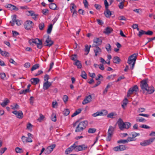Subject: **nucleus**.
Returning a JSON list of instances; mask_svg holds the SVG:
<instances>
[{"mask_svg":"<svg viewBox=\"0 0 155 155\" xmlns=\"http://www.w3.org/2000/svg\"><path fill=\"white\" fill-rule=\"evenodd\" d=\"M77 142H75L72 146L67 149L65 151V153L68 154L70 153L73 150L76 151H82L87 148V147L85 144H82L80 145L77 146Z\"/></svg>","mask_w":155,"mask_h":155,"instance_id":"obj_1","label":"nucleus"},{"mask_svg":"<svg viewBox=\"0 0 155 155\" xmlns=\"http://www.w3.org/2000/svg\"><path fill=\"white\" fill-rule=\"evenodd\" d=\"M140 85L143 91H146L148 94L152 93L154 91L153 89L148 86L146 80H142L141 81Z\"/></svg>","mask_w":155,"mask_h":155,"instance_id":"obj_2","label":"nucleus"},{"mask_svg":"<svg viewBox=\"0 0 155 155\" xmlns=\"http://www.w3.org/2000/svg\"><path fill=\"white\" fill-rule=\"evenodd\" d=\"M117 123L119 129L121 130H123L124 128L128 129L131 126V124L130 123L128 122L124 123L121 118L118 119Z\"/></svg>","mask_w":155,"mask_h":155,"instance_id":"obj_3","label":"nucleus"},{"mask_svg":"<svg viewBox=\"0 0 155 155\" xmlns=\"http://www.w3.org/2000/svg\"><path fill=\"white\" fill-rule=\"evenodd\" d=\"M137 55V54H134L130 56L128 58L127 63L130 66H131L132 69H133L134 67Z\"/></svg>","mask_w":155,"mask_h":155,"instance_id":"obj_4","label":"nucleus"},{"mask_svg":"<svg viewBox=\"0 0 155 155\" xmlns=\"http://www.w3.org/2000/svg\"><path fill=\"white\" fill-rule=\"evenodd\" d=\"M88 122L87 121H84L79 122L76 128L75 132H79L83 130L85 128Z\"/></svg>","mask_w":155,"mask_h":155,"instance_id":"obj_5","label":"nucleus"},{"mask_svg":"<svg viewBox=\"0 0 155 155\" xmlns=\"http://www.w3.org/2000/svg\"><path fill=\"white\" fill-rule=\"evenodd\" d=\"M28 42L30 45H31L32 43L35 44L37 45V48L39 49H41L42 47V41L41 40L38 38H32L29 40Z\"/></svg>","mask_w":155,"mask_h":155,"instance_id":"obj_6","label":"nucleus"},{"mask_svg":"<svg viewBox=\"0 0 155 155\" xmlns=\"http://www.w3.org/2000/svg\"><path fill=\"white\" fill-rule=\"evenodd\" d=\"M155 140V138H152L147 140H144L140 143V145L143 147L148 146L153 142Z\"/></svg>","mask_w":155,"mask_h":155,"instance_id":"obj_7","label":"nucleus"},{"mask_svg":"<svg viewBox=\"0 0 155 155\" xmlns=\"http://www.w3.org/2000/svg\"><path fill=\"white\" fill-rule=\"evenodd\" d=\"M34 25V23L32 21L30 20L26 21L24 24V26L25 28L27 30H30L33 27Z\"/></svg>","mask_w":155,"mask_h":155,"instance_id":"obj_8","label":"nucleus"},{"mask_svg":"<svg viewBox=\"0 0 155 155\" xmlns=\"http://www.w3.org/2000/svg\"><path fill=\"white\" fill-rule=\"evenodd\" d=\"M25 13L28 16H30L32 17V18L35 20H36L38 15L35 14V12L33 11H27Z\"/></svg>","mask_w":155,"mask_h":155,"instance_id":"obj_9","label":"nucleus"},{"mask_svg":"<svg viewBox=\"0 0 155 155\" xmlns=\"http://www.w3.org/2000/svg\"><path fill=\"white\" fill-rule=\"evenodd\" d=\"M138 90L137 86L136 85H134L133 87L130 88L128 91L127 93V97H129L131 94H132L134 92H137Z\"/></svg>","mask_w":155,"mask_h":155,"instance_id":"obj_10","label":"nucleus"},{"mask_svg":"<svg viewBox=\"0 0 155 155\" xmlns=\"http://www.w3.org/2000/svg\"><path fill=\"white\" fill-rule=\"evenodd\" d=\"M12 113L14 114L18 118L21 119L23 117V113L21 111L14 110L12 111Z\"/></svg>","mask_w":155,"mask_h":155,"instance_id":"obj_11","label":"nucleus"},{"mask_svg":"<svg viewBox=\"0 0 155 155\" xmlns=\"http://www.w3.org/2000/svg\"><path fill=\"white\" fill-rule=\"evenodd\" d=\"M55 146V145L53 144L48 147L45 149V154H47L50 153L53 150Z\"/></svg>","mask_w":155,"mask_h":155,"instance_id":"obj_12","label":"nucleus"},{"mask_svg":"<svg viewBox=\"0 0 155 155\" xmlns=\"http://www.w3.org/2000/svg\"><path fill=\"white\" fill-rule=\"evenodd\" d=\"M45 46L49 47L51 46L54 44V42L51 40V39L49 36H48L45 41Z\"/></svg>","mask_w":155,"mask_h":155,"instance_id":"obj_13","label":"nucleus"},{"mask_svg":"<svg viewBox=\"0 0 155 155\" xmlns=\"http://www.w3.org/2000/svg\"><path fill=\"white\" fill-rule=\"evenodd\" d=\"M92 98V96L91 95L86 96L85 98L83 101L82 104L83 105H85L90 102L91 101Z\"/></svg>","mask_w":155,"mask_h":155,"instance_id":"obj_14","label":"nucleus"},{"mask_svg":"<svg viewBox=\"0 0 155 155\" xmlns=\"http://www.w3.org/2000/svg\"><path fill=\"white\" fill-rule=\"evenodd\" d=\"M93 45L94 47V51L95 54V56L100 55L101 54V48L93 44Z\"/></svg>","mask_w":155,"mask_h":155,"instance_id":"obj_15","label":"nucleus"},{"mask_svg":"<svg viewBox=\"0 0 155 155\" xmlns=\"http://www.w3.org/2000/svg\"><path fill=\"white\" fill-rule=\"evenodd\" d=\"M105 9L106 10L104 12V15L107 18H109L112 15L111 12L109 10L108 8Z\"/></svg>","mask_w":155,"mask_h":155,"instance_id":"obj_16","label":"nucleus"},{"mask_svg":"<svg viewBox=\"0 0 155 155\" xmlns=\"http://www.w3.org/2000/svg\"><path fill=\"white\" fill-rule=\"evenodd\" d=\"M51 85V83L50 82H46L44 83L43 88L45 90L48 89Z\"/></svg>","mask_w":155,"mask_h":155,"instance_id":"obj_17","label":"nucleus"},{"mask_svg":"<svg viewBox=\"0 0 155 155\" xmlns=\"http://www.w3.org/2000/svg\"><path fill=\"white\" fill-rule=\"evenodd\" d=\"M9 102L10 101L7 98H6L3 101V102L1 103V105L2 107H5L7 105Z\"/></svg>","mask_w":155,"mask_h":155,"instance_id":"obj_18","label":"nucleus"},{"mask_svg":"<svg viewBox=\"0 0 155 155\" xmlns=\"http://www.w3.org/2000/svg\"><path fill=\"white\" fill-rule=\"evenodd\" d=\"M93 42L96 43L97 45H100L102 43V41L100 39L96 38L94 39Z\"/></svg>","mask_w":155,"mask_h":155,"instance_id":"obj_19","label":"nucleus"},{"mask_svg":"<svg viewBox=\"0 0 155 155\" xmlns=\"http://www.w3.org/2000/svg\"><path fill=\"white\" fill-rule=\"evenodd\" d=\"M7 8H9L11 10H18V8H17L15 6L12 5L11 4H8L7 6Z\"/></svg>","mask_w":155,"mask_h":155,"instance_id":"obj_20","label":"nucleus"},{"mask_svg":"<svg viewBox=\"0 0 155 155\" xmlns=\"http://www.w3.org/2000/svg\"><path fill=\"white\" fill-rule=\"evenodd\" d=\"M113 61L114 63L117 64H119L120 63L121 61V60L119 57L117 56H115L113 58Z\"/></svg>","mask_w":155,"mask_h":155,"instance_id":"obj_21","label":"nucleus"},{"mask_svg":"<svg viewBox=\"0 0 155 155\" xmlns=\"http://www.w3.org/2000/svg\"><path fill=\"white\" fill-rule=\"evenodd\" d=\"M115 128V127H114L111 126H110L108 130V134L112 135L114 130Z\"/></svg>","mask_w":155,"mask_h":155,"instance_id":"obj_22","label":"nucleus"},{"mask_svg":"<svg viewBox=\"0 0 155 155\" xmlns=\"http://www.w3.org/2000/svg\"><path fill=\"white\" fill-rule=\"evenodd\" d=\"M74 64L76 65L78 68H82V64L81 62L78 60H76V61Z\"/></svg>","mask_w":155,"mask_h":155,"instance_id":"obj_23","label":"nucleus"},{"mask_svg":"<svg viewBox=\"0 0 155 155\" xmlns=\"http://www.w3.org/2000/svg\"><path fill=\"white\" fill-rule=\"evenodd\" d=\"M31 83L34 84H36L39 81V79L38 78H33L31 79Z\"/></svg>","mask_w":155,"mask_h":155,"instance_id":"obj_24","label":"nucleus"},{"mask_svg":"<svg viewBox=\"0 0 155 155\" xmlns=\"http://www.w3.org/2000/svg\"><path fill=\"white\" fill-rule=\"evenodd\" d=\"M76 6L74 3H72L71 4L70 8L71 12L76 11Z\"/></svg>","mask_w":155,"mask_h":155,"instance_id":"obj_25","label":"nucleus"},{"mask_svg":"<svg viewBox=\"0 0 155 155\" xmlns=\"http://www.w3.org/2000/svg\"><path fill=\"white\" fill-rule=\"evenodd\" d=\"M11 109L13 110L18 109L19 108V106L17 104H14L10 106Z\"/></svg>","mask_w":155,"mask_h":155,"instance_id":"obj_26","label":"nucleus"},{"mask_svg":"<svg viewBox=\"0 0 155 155\" xmlns=\"http://www.w3.org/2000/svg\"><path fill=\"white\" fill-rule=\"evenodd\" d=\"M49 7L50 9L55 10L56 9L57 5L55 3H51L49 4Z\"/></svg>","mask_w":155,"mask_h":155,"instance_id":"obj_27","label":"nucleus"},{"mask_svg":"<svg viewBox=\"0 0 155 155\" xmlns=\"http://www.w3.org/2000/svg\"><path fill=\"white\" fill-rule=\"evenodd\" d=\"M53 25L52 24H50L48 26L47 30V33L48 34H50L51 33L53 28Z\"/></svg>","mask_w":155,"mask_h":155,"instance_id":"obj_28","label":"nucleus"},{"mask_svg":"<svg viewBox=\"0 0 155 155\" xmlns=\"http://www.w3.org/2000/svg\"><path fill=\"white\" fill-rule=\"evenodd\" d=\"M112 31V29L111 28L107 27L106 28L104 32L106 34H110Z\"/></svg>","mask_w":155,"mask_h":155,"instance_id":"obj_29","label":"nucleus"},{"mask_svg":"<svg viewBox=\"0 0 155 155\" xmlns=\"http://www.w3.org/2000/svg\"><path fill=\"white\" fill-rule=\"evenodd\" d=\"M103 115V112L98 111L97 112L92 114V116L94 117H96L99 116H101Z\"/></svg>","mask_w":155,"mask_h":155,"instance_id":"obj_30","label":"nucleus"},{"mask_svg":"<svg viewBox=\"0 0 155 155\" xmlns=\"http://www.w3.org/2000/svg\"><path fill=\"white\" fill-rule=\"evenodd\" d=\"M2 56L5 57H9V53L5 51H2L0 54Z\"/></svg>","mask_w":155,"mask_h":155,"instance_id":"obj_31","label":"nucleus"},{"mask_svg":"<svg viewBox=\"0 0 155 155\" xmlns=\"http://www.w3.org/2000/svg\"><path fill=\"white\" fill-rule=\"evenodd\" d=\"M128 143V141L127 139L126 140H120L117 141V143Z\"/></svg>","mask_w":155,"mask_h":155,"instance_id":"obj_32","label":"nucleus"},{"mask_svg":"<svg viewBox=\"0 0 155 155\" xmlns=\"http://www.w3.org/2000/svg\"><path fill=\"white\" fill-rule=\"evenodd\" d=\"M81 76L82 78L84 79H86L87 78V74L84 71H82Z\"/></svg>","mask_w":155,"mask_h":155,"instance_id":"obj_33","label":"nucleus"},{"mask_svg":"<svg viewBox=\"0 0 155 155\" xmlns=\"http://www.w3.org/2000/svg\"><path fill=\"white\" fill-rule=\"evenodd\" d=\"M16 152L18 153H22L23 151V150L19 147H17L15 149Z\"/></svg>","mask_w":155,"mask_h":155,"instance_id":"obj_34","label":"nucleus"},{"mask_svg":"<svg viewBox=\"0 0 155 155\" xmlns=\"http://www.w3.org/2000/svg\"><path fill=\"white\" fill-rule=\"evenodd\" d=\"M51 118L52 121L55 122L57 120L56 114H55L53 113L51 115Z\"/></svg>","mask_w":155,"mask_h":155,"instance_id":"obj_35","label":"nucleus"},{"mask_svg":"<svg viewBox=\"0 0 155 155\" xmlns=\"http://www.w3.org/2000/svg\"><path fill=\"white\" fill-rule=\"evenodd\" d=\"M105 48L108 52H110L111 51V47L110 44H108L106 45Z\"/></svg>","mask_w":155,"mask_h":155,"instance_id":"obj_36","label":"nucleus"},{"mask_svg":"<svg viewBox=\"0 0 155 155\" xmlns=\"http://www.w3.org/2000/svg\"><path fill=\"white\" fill-rule=\"evenodd\" d=\"M39 67V64H36L33 65L32 67L31 71H33L34 70L37 69Z\"/></svg>","mask_w":155,"mask_h":155,"instance_id":"obj_37","label":"nucleus"},{"mask_svg":"<svg viewBox=\"0 0 155 155\" xmlns=\"http://www.w3.org/2000/svg\"><path fill=\"white\" fill-rule=\"evenodd\" d=\"M91 47V46L90 45L89 46L88 45H87L85 46V51L87 52L86 54H87L90 51V48Z\"/></svg>","mask_w":155,"mask_h":155,"instance_id":"obj_38","label":"nucleus"},{"mask_svg":"<svg viewBox=\"0 0 155 155\" xmlns=\"http://www.w3.org/2000/svg\"><path fill=\"white\" fill-rule=\"evenodd\" d=\"M71 59L73 61H76V60H77V56L76 54H73L72 55L71 57Z\"/></svg>","mask_w":155,"mask_h":155,"instance_id":"obj_39","label":"nucleus"},{"mask_svg":"<svg viewBox=\"0 0 155 155\" xmlns=\"http://www.w3.org/2000/svg\"><path fill=\"white\" fill-rule=\"evenodd\" d=\"M119 147L120 151H124L126 150L127 148L124 145H119Z\"/></svg>","mask_w":155,"mask_h":155,"instance_id":"obj_40","label":"nucleus"},{"mask_svg":"<svg viewBox=\"0 0 155 155\" xmlns=\"http://www.w3.org/2000/svg\"><path fill=\"white\" fill-rule=\"evenodd\" d=\"M96 131V129L94 128H90L88 130V132L89 133H94Z\"/></svg>","mask_w":155,"mask_h":155,"instance_id":"obj_41","label":"nucleus"},{"mask_svg":"<svg viewBox=\"0 0 155 155\" xmlns=\"http://www.w3.org/2000/svg\"><path fill=\"white\" fill-rule=\"evenodd\" d=\"M32 127L33 125L30 123H28L27 125V129L30 131L31 130Z\"/></svg>","mask_w":155,"mask_h":155,"instance_id":"obj_42","label":"nucleus"},{"mask_svg":"<svg viewBox=\"0 0 155 155\" xmlns=\"http://www.w3.org/2000/svg\"><path fill=\"white\" fill-rule=\"evenodd\" d=\"M12 22H13V24L12 25V26H13L15 23V22L17 20L16 19V15H14L12 16Z\"/></svg>","mask_w":155,"mask_h":155,"instance_id":"obj_43","label":"nucleus"},{"mask_svg":"<svg viewBox=\"0 0 155 155\" xmlns=\"http://www.w3.org/2000/svg\"><path fill=\"white\" fill-rule=\"evenodd\" d=\"M38 27L39 29L40 30H42L45 27V24L44 23H41L39 24Z\"/></svg>","mask_w":155,"mask_h":155,"instance_id":"obj_44","label":"nucleus"},{"mask_svg":"<svg viewBox=\"0 0 155 155\" xmlns=\"http://www.w3.org/2000/svg\"><path fill=\"white\" fill-rule=\"evenodd\" d=\"M6 77V74L4 73H0V77L2 79L5 80Z\"/></svg>","mask_w":155,"mask_h":155,"instance_id":"obj_45","label":"nucleus"},{"mask_svg":"<svg viewBox=\"0 0 155 155\" xmlns=\"http://www.w3.org/2000/svg\"><path fill=\"white\" fill-rule=\"evenodd\" d=\"M145 34V31L141 30L139 32L138 35L139 37H141L143 35Z\"/></svg>","mask_w":155,"mask_h":155,"instance_id":"obj_46","label":"nucleus"},{"mask_svg":"<svg viewBox=\"0 0 155 155\" xmlns=\"http://www.w3.org/2000/svg\"><path fill=\"white\" fill-rule=\"evenodd\" d=\"M116 76V74L110 75L107 77V79L109 80H114L115 76Z\"/></svg>","mask_w":155,"mask_h":155,"instance_id":"obj_47","label":"nucleus"},{"mask_svg":"<svg viewBox=\"0 0 155 155\" xmlns=\"http://www.w3.org/2000/svg\"><path fill=\"white\" fill-rule=\"evenodd\" d=\"M114 115V112H111L109 114L107 115V117L108 118H113V116Z\"/></svg>","mask_w":155,"mask_h":155,"instance_id":"obj_48","label":"nucleus"},{"mask_svg":"<svg viewBox=\"0 0 155 155\" xmlns=\"http://www.w3.org/2000/svg\"><path fill=\"white\" fill-rule=\"evenodd\" d=\"M69 113V110L67 109H65L63 111V114L65 116L68 115Z\"/></svg>","mask_w":155,"mask_h":155,"instance_id":"obj_49","label":"nucleus"},{"mask_svg":"<svg viewBox=\"0 0 155 155\" xmlns=\"http://www.w3.org/2000/svg\"><path fill=\"white\" fill-rule=\"evenodd\" d=\"M62 99L64 102L66 103L68 101V97L67 96L65 95L63 96Z\"/></svg>","mask_w":155,"mask_h":155,"instance_id":"obj_50","label":"nucleus"},{"mask_svg":"<svg viewBox=\"0 0 155 155\" xmlns=\"http://www.w3.org/2000/svg\"><path fill=\"white\" fill-rule=\"evenodd\" d=\"M132 137L133 138H134L136 137L139 136L140 135V134L138 133H137L135 132H134L132 133Z\"/></svg>","mask_w":155,"mask_h":155,"instance_id":"obj_51","label":"nucleus"},{"mask_svg":"<svg viewBox=\"0 0 155 155\" xmlns=\"http://www.w3.org/2000/svg\"><path fill=\"white\" fill-rule=\"evenodd\" d=\"M58 106V103L56 101H53L52 103V107L54 108H55L57 107Z\"/></svg>","mask_w":155,"mask_h":155,"instance_id":"obj_52","label":"nucleus"},{"mask_svg":"<svg viewBox=\"0 0 155 155\" xmlns=\"http://www.w3.org/2000/svg\"><path fill=\"white\" fill-rule=\"evenodd\" d=\"M6 150L7 148L6 147L2 148V149L0 150V155H2L3 153Z\"/></svg>","mask_w":155,"mask_h":155,"instance_id":"obj_53","label":"nucleus"},{"mask_svg":"<svg viewBox=\"0 0 155 155\" xmlns=\"http://www.w3.org/2000/svg\"><path fill=\"white\" fill-rule=\"evenodd\" d=\"M12 33L14 37H16L18 35H19V33L15 31H12Z\"/></svg>","mask_w":155,"mask_h":155,"instance_id":"obj_54","label":"nucleus"},{"mask_svg":"<svg viewBox=\"0 0 155 155\" xmlns=\"http://www.w3.org/2000/svg\"><path fill=\"white\" fill-rule=\"evenodd\" d=\"M119 146L115 147L113 148V150L115 151H120V150Z\"/></svg>","mask_w":155,"mask_h":155,"instance_id":"obj_55","label":"nucleus"},{"mask_svg":"<svg viewBox=\"0 0 155 155\" xmlns=\"http://www.w3.org/2000/svg\"><path fill=\"white\" fill-rule=\"evenodd\" d=\"M104 4L105 6V9L108 8L109 4L107 0H104Z\"/></svg>","mask_w":155,"mask_h":155,"instance_id":"obj_56","label":"nucleus"},{"mask_svg":"<svg viewBox=\"0 0 155 155\" xmlns=\"http://www.w3.org/2000/svg\"><path fill=\"white\" fill-rule=\"evenodd\" d=\"M42 12L44 15H46L48 12V10L47 9H43L42 10Z\"/></svg>","mask_w":155,"mask_h":155,"instance_id":"obj_57","label":"nucleus"},{"mask_svg":"<svg viewBox=\"0 0 155 155\" xmlns=\"http://www.w3.org/2000/svg\"><path fill=\"white\" fill-rule=\"evenodd\" d=\"M21 91V92H20V94H25L26 93L29 92V90L28 89H26Z\"/></svg>","mask_w":155,"mask_h":155,"instance_id":"obj_58","label":"nucleus"},{"mask_svg":"<svg viewBox=\"0 0 155 155\" xmlns=\"http://www.w3.org/2000/svg\"><path fill=\"white\" fill-rule=\"evenodd\" d=\"M153 32L152 31L148 30L147 31H145V34L148 35H151L153 34Z\"/></svg>","mask_w":155,"mask_h":155,"instance_id":"obj_59","label":"nucleus"},{"mask_svg":"<svg viewBox=\"0 0 155 155\" xmlns=\"http://www.w3.org/2000/svg\"><path fill=\"white\" fill-rule=\"evenodd\" d=\"M112 135H110V134H108L107 137L106 138V140L107 141H110L111 139Z\"/></svg>","mask_w":155,"mask_h":155,"instance_id":"obj_60","label":"nucleus"},{"mask_svg":"<svg viewBox=\"0 0 155 155\" xmlns=\"http://www.w3.org/2000/svg\"><path fill=\"white\" fill-rule=\"evenodd\" d=\"M29 100L31 104V105H33L34 103V97L32 96L30 98Z\"/></svg>","mask_w":155,"mask_h":155,"instance_id":"obj_61","label":"nucleus"},{"mask_svg":"<svg viewBox=\"0 0 155 155\" xmlns=\"http://www.w3.org/2000/svg\"><path fill=\"white\" fill-rule=\"evenodd\" d=\"M49 78V75L47 74H46L44 77V80L46 82H48V80Z\"/></svg>","mask_w":155,"mask_h":155,"instance_id":"obj_62","label":"nucleus"},{"mask_svg":"<svg viewBox=\"0 0 155 155\" xmlns=\"http://www.w3.org/2000/svg\"><path fill=\"white\" fill-rule=\"evenodd\" d=\"M118 19L119 20H126V18L123 16H120L118 17Z\"/></svg>","mask_w":155,"mask_h":155,"instance_id":"obj_63","label":"nucleus"},{"mask_svg":"<svg viewBox=\"0 0 155 155\" xmlns=\"http://www.w3.org/2000/svg\"><path fill=\"white\" fill-rule=\"evenodd\" d=\"M26 143H31L32 142L31 138L29 137H26Z\"/></svg>","mask_w":155,"mask_h":155,"instance_id":"obj_64","label":"nucleus"}]
</instances>
